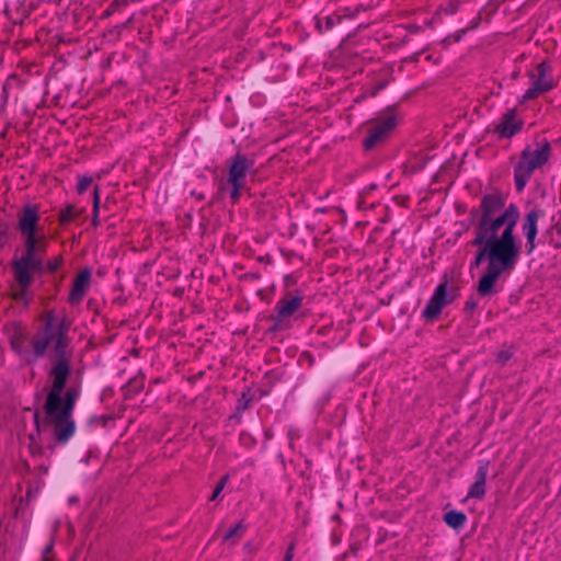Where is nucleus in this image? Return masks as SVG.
<instances>
[{
    "instance_id": "nucleus-14",
    "label": "nucleus",
    "mask_w": 561,
    "mask_h": 561,
    "mask_svg": "<svg viewBox=\"0 0 561 561\" xmlns=\"http://www.w3.org/2000/svg\"><path fill=\"white\" fill-rule=\"evenodd\" d=\"M523 119L518 116L515 108L507 110L499 119L494 127V133L499 138H511L522 130Z\"/></svg>"
},
{
    "instance_id": "nucleus-3",
    "label": "nucleus",
    "mask_w": 561,
    "mask_h": 561,
    "mask_svg": "<svg viewBox=\"0 0 561 561\" xmlns=\"http://www.w3.org/2000/svg\"><path fill=\"white\" fill-rule=\"evenodd\" d=\"M51 368L48 373L53 379L50 391L47 394L44 405L45 414H53L54 411H60L72 415L77 392L75 389H68L62 397L68 377L71 373L70 358L67 353H54L50 357Z\"/></svg>"
},
{
    "instance_id": "nucleus-40",
    "label": "nucleus",
    "mask_w": 561,
    "mask_h": 561,
    "mask_svg": "<svg viewBox=\"0 0 561 561\" xmlns=\"http://www.w3.org/2000/svg\"><path fill=\"white\" fill-rule=\"evenodd\" d=\"M358 208H364V205H363L362 201L358 203Z\"/></svg>"
},
{
    "instance_id": "nucleus-20",
    "label": "nucleus",
    "mask_w": 561,
    "mask_h": 561,
    "mask_svg": "<svg viewBox=\"0 0 561 561\" xmlns=\"http://www.w3.org/2000/svg\"><path fill=\"white\" fill-rule=\"evenodd\" d=\"M443 519L450 528L460 529L467 522V515L460 511H449L444 515Z\"/></svg>"
},
{
    "instance_id": "nucleus-24",
    "label": "nucleus",
    "mask_w": 561,
    "mask_h": 561,
    "mask_svg": "<svg viewBox=\"0 0 561 561\" xmlns=\"http://www.w3.org/2000/svg\"><path fill=\"white\" fill-rule=\"evenodd\" d=\"M39 438H41V436H38L36 434V431L28 435V439H30L28 449L33 457L39 456L43 453V447L39 443Z\"/></svg>"
},
{
    "instance_id": "nucleus-10",
    "label": "nucleus",
    "mask_w": 561,
    "mask_h": 561,
    "mask_svg": "<svg viewBox=\"0 0 561 561\" xmlns=\"http://www.w3.org/2000/svg\"><path fill=\"white\" fill-rule=\"evenodd\" d=\"M399 124V115L394 108H387L366 123V137L363 141L365 150L370 151L383 144Z\"/></svg>"
},
{
    "instance_id": "nucleus-17",
    "label": "nucleus",
    "mask_w": 561,
    "mask_h": 561,
    "mask_svg": "<svg viewBox=\"0 0 561 561\" xmlns=\"http://www.w3.org/2000/svg\"><path fill=\"white\" fill-rule=\"evenodd\" d=\"M540 217V213L536 209H533L528 211L525 216L524 222H523V232L526 237V248H527V254L533 253V251L536 249V237L538 233V219Z\"/></svg>"
},
{
    "instance_id": "nucleus-9",
    "label": "nucleus",
    "mask_w": 561,
    "mask_h": 561,
    "mask_svg": "<svg viewBox=\"0 0 561 561\" xmlns=\"http://www.w3.org/2000/svg\"><path fill=\"white\" fill-rule=\"evenodd\" d=\"M47 250L23 248L20 256L13 257L11 267L18 285L31 287L37 274L44 270L43 256Z\"/></svg>"
},
{
    "instance_id": "nucleus-37",
    "label": "nucleus",
    "mask_w": 561,
    "mask_h": 561,
    "mask_svg": "<svg viewBox=\"0 0 561 561\" xmlns=\"http://www.w3.org/2000/svg\"><path fill=\"white\" fill-rule=\"evenodd\" d=\"M53 547H54V543H53V542H50V543H48V545L44 548V550H43V559H44V561H49V560H48V554L51 552Z\"/></svg>"
},
{
    "instance_id": "nucleus-7",
    "label": "nucleus",
    "mask_w": 561,
    "mask_h": 561,
    "mask_svg": "<svg viewBox=\"0 0 561 561\" xmlns=\"http://www.w3.org/2000/svg\"><path fill=\"white\" fill-rule=\"evenodd\" d=\"M226 183L229 187V196L232 204H237L244 191L248 190V178L255 175V158L251 154L238 151L227 161Z\"/></svg>"
},
{
    "instance_id": "nucleus-1",
    "label": "nucleus",
    "mask_w": 561,
    "mask_h": 561,
    "mask_svg": "<svg viewBox=\"0 0 561 561\" xmlns=\"http://www.w3.org/2000/svg\"><path fill=\"white\" fill-rule=\"evenodd\" d=\"M478 248L474 259L469 263V272L486 262V267L477 284V294L480 298H492L501 288L499 278L502 274H511L519 259V247L516 240H507L506 237L482 236L474 232L471 241Z\"/></svg>"
},
{
    "instance_id": "nucleus-31",
    "label": "nucleus",
    "mask_w": 561,
    "mask_h": 561,
    "mask_svg": "<svg viewBox=\"0 0 561 561\" xmlns=\"http://www.w3.org/2000/svg\"><path fill=\"white\" fill-rule=\"evenodd\" d=\"M296 546H297V540L293 539L287 547V550L285 552L283 561H293V558L295 556Z\"/></svg>"
},
{
    "instance_id": "nucleus-26",
    "label": "nucleus",
    "mask_w": 561,
    "mask_h": 561,
    "mask_svg": "<svg viewBox=\"0 0 561 561\" xmlns=\"http://www.w3.org/2000/svg\"><path fill=\"white\" fill-rule=\"evenodd\" d=\"M142 389V385L138 381H129L123 388L125 399H130L134 394L138 393Z\"/></svg>"
},
{
    "instance_id": "nucleus-32",
    "label": "nucleus",
    "mask_w": 561,
    "mask_h": 561,
    "mask_svg": "<svg viewBox=\"0 0 561 561\" xmlns=\"http://www.w3.org/2000/svg\"><path fill=\"white\" fill-rule=\"evenodd\" d=\"M100 204H101V197H100V188L98 185L94 186L93 188V205H92V209H100Z\"/></svg>"
},
{
    "instance_id": "nucleus-29",
    "label": "nucleus",
    "mask_w": 561,
    "mask_h": 561,
    "mask_svg": "<svg viewBox=\"0 0 561 561\" xmlns=\"http://www.w3.org/2000/svg\"><path fill=\"white\" fill-rule=\"evenodd\" d=\"M92 183V178L87 175L78 176L77 192L79 194L84 193Z\"/></svg>"
},
{
    "instance_id": "nucleus-35",
    "label": "nucleus",
    "mask_w": 561,
    "mask_h": 561,
    "mask_svg": "<svg viewBox=\"0 0 561 561\" xmlns=\"http://www.w3.org/2000/svg\"><path fill=\"white\" fill-rule=\"evenodd\" d=\"M341 15H346L343 18V20L345 19H355L356 18V13L355 12H352L350 9H343L341 12H339Z\"/></svg>"
},
{
    "instance_id": "nucleus-42",
    "label": "nucleus",
    "mask_w": 561,
    "mask_h": 561,
    "mask_svg": "<svg viewBox=\"0 0 561 561\" xmlns=\"http://www.w3.org/2000/svg\"><path fill=\"white\" fill-rule=\"evenodd\" d=\"M130 21H131V18L129 20H127V22L124 24V26L127 25L128 23H130Z\"/></svg>"
},
{
    "instance_id": "nucleus-19",
    "label": "nucleus",
    "mask_w": 561,
    "mask_h": 561,
    "mask_svg": "<svg viewBox=\"0 0 561 561\" xmlns=\"http://www.w3.org/2000/svg\"><path fill=\"white\" fill-rule=\"evenodd\" d=\"M84 211V208L77 209L73 205L68 204L65 208L60 209L58 214V221L61 226L69 225L79 216H81Z\"/></svg>"
},
{
    "instance_id": "nucleus-2",
    "label": "nucleus",
    "mask_w": 561,
    "mask_h": 561,
    "mask_svg": "<svg viewBox=\"0 0 561 561\" xmlns=\"http://www.w3.org/2000/svg\"><path fill=\"white\" fill-rule=\"evenodd\" d=\"M506 197L499 191L484 194L481 197L479 209H472L471 216L476 222L474 232L482 236L506 237L516 240L514 230L519 218V210L515 204L505 207Z\"/></svg>"
},
{
    "instance_id": "nucleus-25",
    "label": "nucleus",
    "mask_w": 561,
    "mask_h": 561,
    "mask_svg": "<svg viewBox=\"0 0 561 561\" xmlns=\"http://www.w3.org/2000/svg\"><path fill=\"white\" fill-rule=\"evenodd\" d=\"M126 5H128L127 0H113L103 12V15L110 16L121 9H124Z\"/></svg>"
},
{
    "instance_id": "nucleus-21",
    "label": "nucleus",
    "mask_w": 561,
    "mask_h": 561,
    "mask_svg": "<svg viewBox=\"0 0 561 561\" xmlns=\"http://www.w3.org/2000/svg\"><path fill=\"white\" fill-rule=\"evenodd\" d=\"M247 526L243 524L242 520L238 522L236 525L230 527L224 535L222 541L230 542V545H236L238 540H236V537L241 538L243 536V533L245 531Z\"/></svg>"
},
{
    "instance_id": "nucleus-4",
    "label": "nucleus",
    "mask_w": 561,
    "mask_h": 561,
    "mask_svg": "<svg viewBox=\"0 0 561 561\" xmlns=\"http://www.w3.org/2000/svg\"><path fill=\"white\" fill-rule=\"evenodd\" d=\"M42 330L33 339V351H65L69 347L68 336L71 321L55 309L45 310L41 317Z\"/></svg>"
},
{
    "instance_id": "nucleus-16",
    "label": "nucleus",
    "mask_w": 561,
    "mask_h": 561,
    "mask_svg": "<svg viewBox=\"0 0 561 561\" xmlns=\"http://www.w3.org/2000/svg\"><path fill=\"white\" fill-rule=\"evenodd\" d=\"M489 460H480L479 466L474 476V482L471 484L468 491V497L482 500L485 496V483L489 472Z\"/></svg>"
},
{
    "instance_id": "nucleus-39",
    "label": "nucleus",
    "mask_w": 561,
    "mask_h": 561,
    "mask_svg": "<svg viewBox=\"0 0 561 561\" xmlns=\"http://www.w3.org/2000/svg\"><path fill=\"white\" fill-rule=\"evenodd\" d=\"M267 394H268V391H261L260 399Z\"/></svg>"
},
{
    "instance_id": "nucleus-34",
    "label": "nucleus",
    "mask_w": 561,
    "mask_h": 561,
    "mask_svg": "<svg viewBox=\"0 0 561 561\" xmlns=\"http://www.w3.org/2000/svg\"><path fill=\"white\" fill-rule=\"evenodd\" d=\"M513 353H499L496 360L504 365L507 360L512 358Z\"/></svg>"
},
{
    "instance_id": "nucleus-13",
    "label": "nucleus",
    "mask_w": 561,
    "mask_h": 561,
    "mask_svg": "<svg viewBox=\"0 0 561 561\" xmlns=\"http://www.w3.org/2000/svg\"><path fill=\"white\" fill-rule=\"evenodd\" d=\"M447 289V282L437 285L432 297L430 298L428 302L426 304L425 308L422 311V316L426 320L436 319L440 314L443 308L449 302H451L453 298H448Z\"/></svg>"
},
{
    "instance_id": "nucleus-30",
    "label": "nucleus",
    "mask_w": 561,
    "mask_h": 561,
    "mask_svg": "<svg viewBox=\"0 0 561 561\" xmlns=\"http://www.w3.org/2000/svg\"><path fill=\"white\" fill-rule=\"evenodd\" d=\"M62 262H64V260L60 255L55 256L53 259H49L46 262V268L48 272L55 273L56 271H58L60 268V266L62 265Z\"/></svg>"
},
{
    "instance_id": "nucleus-43",
    "label": "nucleus",
    "mask_w": 561,
    "mask_h": 561,
    "mask_svg": "<svg viewBox=\"0 0 561 561\" xmlns=\"http://www.w3.org/2000/svg\"><path fill=\"white\" fill-rule=\"evenodd\" d=\"M375 188H376V186H375V185H371V186L369 187V190H371V191H373V190H375Z\"/></svg>"
},
{
    "instance_id": "nucleus-22",
    "label": "nucleus",
    "mask_w": 561,
    "mask_h": 561,
    "mask_svg": "<svg viewBox=\"0 0 561 561\" xmlns=\"http://www.w3.org/2000/svg\"><path fill=\"white\" fill-rule=\"evenodd\" d=\"M26 337L25 330L21 327H15L12 335L10 336L11 347L13 351H20L23 346V341Z\"/></svg>"
},
{
    "instance_id": "nucleus-41",
    "label": "nucleus",
    "mask_w": 561,
    "mask_h": 561,
    "mask_svg": "<svg viewBox=\"0 0 561 561\" xmlns=\"http://www.w3.org/2000/svg\"><path fill=\"white\" fill-rule=\"evenodd\" d=\"M34 354L37 356H41V355H44L45 353L38 352V353H34Z\"/></svg>"
},
{
    "instance_id": "nucleus-36",
    "label": "nucleus",
    "mask_w": 561,
    "mask_h": 561,
    "mask_svg": "<svg viewBox=\"0 0 561 561\" xmlns=\"http://www.w3.org/2000/svg\"><path fill=\"white\" fill-rule=\"evenodd\" d=\"M100 209H92V225L94 227L100 226V219H99Z\"/></svg>"
},
{
    "instance_id": "nucleus-28",
    "label": "nucleus",
    "mask_w": 561,
    "mask_h": 561,
    "mask_svg": "<svg viewBox=\"0 0 561 561\" xmlns=\"http://www.w3.org/2000/svg\"><path fill=\"white\" fill-rule=\"evenodd\" d=\"M229 481V476L225 474L220 478V480L217 482L211 495L209 496V501H215L218 499L220 493L222 492L224 488L226 486L227 482Z\"/></svg>"
},
{
    "instance_id": "nucleus-23",
    "label": "nucleus",
    "mask_w": 561,
    "mask_h": 561,
    "mask_svg": "<svg viewBox=\"0 0 561 561\" xmlns=\"http://www.w3.org/2000/svg\"><path fill=\"white\" fill-rule=\"evenodd\" d=\"M253 400V396L251 394V389L247 388L245 391L242 392L241 397L237 401L236 412L238 414H242L250 405Z\"/></svg>"
},
{
    "instance_id": "nucleus-38",
    "label": "nucleus",
    "mask_w": 561,
    "mask_h": 561,
    "mask_svg": "<svg viewBox=\"0 0 561 561\" xmlns=\"http://www.w3.org/2000/svg\"><path fill=\"white\" fill-rule=\"evenodd\" d=\"M465 32H466L465 30L458 31L457 34L455 35V41L459 42L461 39L462 35L465 34Z\"/></svg>"
},
{
    "instance_id": "nucleus-33",
    "label": "nucleus",
    "mask_w": 561,
    "mask_h": 561,
    "mask_svg": "<svg viewBox=\"0 0 561 561\" xmlns=\"http://www.w3.org/2000/svg\"><path fill=\"white\" fill-rule=\"evenodd\" d=\"M478 307V301L476 298L470 297L465 304V310L468 312H473Z\"/></svg>"
},
{
    "instance_id": "nucleus-27",
    "label": "nucleus",
    "mask_w": 561,
    "mask_h": 561,
    "mask_svg": "<svg viewBox=\"0 0 561 561\" xmlns=\"http://www.w3.org/2000/svg\"><path fill=\"white\" fill-rule=\"evenodd\" d=\"M30 287H23L22 285H18V288L12 293V298L15 301L28 304L27 291Z\"/></svg>"
},
{
    "instance_id": "nucleus-18",
    "label": "nucleus",
    "mask_w": 561,
    "mask_h": 561,
    "mask_svg": "<svg viewBox=\"0 0 561 561\" xmlns=\"http://www.w3.org/2000/svg\"><path fill=\"white\" fill-rule=\"evenodd\" d=\"M344 16L345 15H341L340 13H334L324 16H316V27L320 33L329 32L337 24H340L343 21Z\"/></svg>"
},
{
    "instance_id": "nucleus-12",
    "label": "nucleus",
    "mask_w": 561,
    "mask_h": 561,
    "mask_svg": "<svg viewBox=\"0 0 561 561\" xmlns=\"http://www.w3.org/2000/svg\"><path fill=\"white\" fill-rule=\"evenodd\" d=\"M530 87L522 96V102H528L551 91L557 87V80L553 78V69L547 61L539 62L533 70L528 71Z\"/></svg>"
},
{
    "instance_id": "nucleus-8",
    "label": "nucleus",
    "mask_w": 561,
    "mask_h": 561,
    "mask_svg": "<svg viewBox=\"0 0 561 561\" xmlns=\"http://www.w3.org/2000/svg\"><path fill=\"white\" fill-rule=\"evenodd\" d=\"M25 410L33 411L34 426L38 436L47 427L53 428L54 439L58 444H66L73 436L76 424L72 415L56 410L53 414H45V417L41 420L37 409L26 408Z\"/></svg>"
},
{
    "instance_id": "nucleus-15",
    "label": "nucleus",
    "mask_w": 561,
    "mask_h": 561,
    "mask_svg": "<svg viewBox=\"0 0 561 561\" xmlns=\"http://www.w3.org/2000/svg\"><path fill=\"white\" fill-rule=\"evenodd\" d=\"M91 270L88 267L80 270L76 275L68 296L71 306H77L83 300L91 286Z\"/></svg>"
},
{
    "instance_id": "nucleus-6",
    "label": "nucleus",
    "mask_w": 561,
    "mask_h": 561,
    "mask_svg": "<svg viewBox=\"0 0 561 561\" xmlns=\"http://www.w3.org/2000/svg\"><path fill=\"white\" fill-rule=\"evenodd\" d=\"M551 156V145L543 139L535 147H526L514 167V182L517 192H522L534 172L545 165Z\"/></svg>"
},
{
    "instance_id": "nucleus-11",
    "label": "nucleus",
    "mask_w": 561,
    "mask_h": 561,
    "mask_svg": "<svg viewBox=\"0 0 561 561\" xmlns=\"http://www.w3.org/2000/svg\"><path fill=\"white\" fill-rule=\"evenodd\" d=\"M304 293L297 290H285L274 307V327L278 330L289 329L298 319V312L302 307Z\"/></svg>"
},
{
    "instance_id": "nucleus-5",
    "label": "nucleus",
    "mask_w": 561,
    "mask_h": 561,
    "mask_svg": "<svg viewBox=\"0 0 561 561\" xmlns=\"http://www.w3.org/2000/svg\"><path fill=\"white\" fill-rule=\"evenodd\" d=\"M41 220L38 204L28 203L18 210L16 230L22 239L23 248L47 250L48 238Z\"/></svg>"
}]
</instances>
